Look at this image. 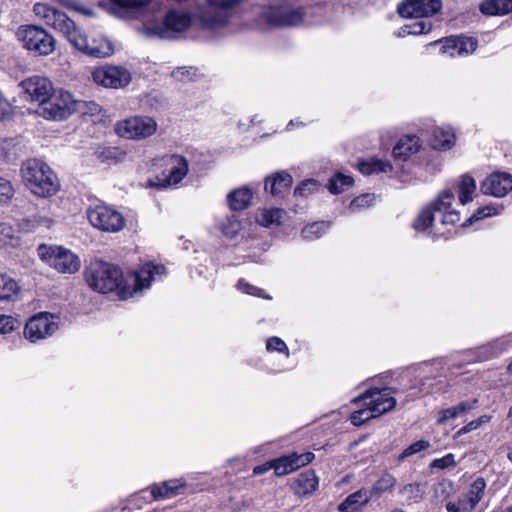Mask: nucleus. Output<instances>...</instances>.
Instances as JSON below:
<instances>
[{"mask_svg": "<svg viewBox=\"0 0 512 512\" xmlns=\"http://www.w3.org/2000/svg\"><path fill=\"white\" fill-rule=\"evenodd\" d=\"M33 11L46 25L60 32L75 49L88 56H96V48L89 44L87 36L64 12L45 3H36Z\"/></svg>", "mask_w": 512, "mask_h": 512, "instance_id": "1", "label": "nucleus"}, {"mask_svg": "<svg viewBox=\"0 0 512 512\" xmlns=\"http://www.w3.org/2000/svg\"><path fill=\"white\" fill-rule=\"evenodd\" d=\"M454 199L453 191L444 189L435 200L420 211L413 222V228L418 232L425 231L432 226L436 216L440 217L443 226L456 225L460 221V213L451 209Z\"/></svg>", "mask_w": 512, "mask_h": 512, "instance_id": "2", "label": "nucleus"}, {"mask_svg": "<svg viewBox=\"0 0 512 512\" xmlns=\"http://www.w3.org/2000/svg\"><path fill=\"white\" fill-rule=\"evenodd\" d=\"M25 186L39 197H50L59 189V181L52 169L42 160L29 159L21 166Z\"/></svg>", "mask_w": 512, "mask_h": 512, "instance_id": "3", "label": "nucleus"}, {"mask_svg": "<svg viewBox=\"0 0 512 512\" xmlns=\"http://www.w3.org/2000/svg\"><path fill=\"white\" fill-rule=\"evenodd\" d=\"M98 293H114L119 299L131 298V285L114 264L98 261Z\"/></svg>", "mask_w": 512, "mask_h": 512, "instance_id": "4", "label": "nucleus"}, {"mask_svg": "<svg viewBox=\"0 0 512 512\" xmlns=\"http://www.w3.org/2000/svg\"><path fill=\"white\" fill-rule=\"evenodd\" d=\"M308 10L301 6H268L260 13V19L271 27H295L310 23Z\"/></svg>", "mask_w": 512, "mask_h": 512, "instance_id": "5", "label": "nucleus"}, {"mask_svg": "<svg viewBox=\"0 0 512 512\" xmlns=\"http://www.w3.org/2000/svg\"><path fill=\"white\" fill-rule=\"evenodd\" d=\"M37 255L59 273L74 274L80 269L78 256L63 246L41 244L37 248Z\"/></svg>", "mask_w": 512, "mask_h": 512, "instance_id": "6", "label": "nucleus"}, {"mask_svg": "<svg viewBox=\"0 0 512 512\" xmlns=\"http://www.w3.org/2000/svg\"><path fill=\"white\" fill-rule=\"evenodd\" d=\"M16 35L23 47L34 55L47 56L55 50L56 41L54 37L42 27L35 25L21 26Z\"/></svg>", "mask_w": 512, "mask_h": 512, "instance_id": "7", "label": "nucleus"}, {"mask_svg": "<svg viewBox=\"0 0 512 512\" xmlns=\"http://www.w3.org/2000/svg\"><path fill=\"white\" fill-rule=\"evenodd\" d=\"M190 14L169 10L161 23H153L145 27V34L160 39H174L177 34L185 31L191 25Z\"/></svg>", "mask_w": 512, "mask_h": 512, "instance_id": "8", "label": "nucleus"}, {"mask_svg": "<svg viewBox=\"0 0 512 512\" xmlns=\"http://www.w3.org/2000/svg\"><path fill=\"white\" fill-rule=\"evenodd\" d=\"M76 110V102L67 91L52 92L40 104L39 114L48 120L60 121L68 118Z\"/></svg>", "mask_w": 512, "mask_h": 512, "instance_id": "9", "label": "nucleus"}, {"mask_svg": "<svg viewBox=\"0 0 512 512\" xmlns=\"http://www.w3.org/2000/svg\"><path fill=\"white\" fill-rule=\"evenodd\" d=\"M243 0H207L208 7L200 14V22L205 29H215L227 24L233 10Z\"/></svg>", "mask_w": 512, "mask_h": 512, "instance_id": "10", "label": "nucleus"}, {"mask_svg": "<svg viewBox=\"0 0 512 512\" xmlns=\"http://www.w3.org/2000/svg\"><path fill=\"white\" fill-rule=\"evenodd\" d=\"M157 130L156 121L148 116H134L115 125V132L127 139H142L153 135Z\"/></svg>", "mask_w": 512, "mask_h": 512, "instance_id": "11", "label": "nucleus"}, {"mask_svg": "<svg viewBox=\"0 0 512 512\" xmlns=\"http://www.w3.org/2000/svg\"><path fill=\"white\" fill-rule=\"evenodd\" d=\"M58 329L56 317L48 312H41L31 317L24 328L27 340L37 342L52 336Z\"/></svg>", "mask_w": 512, "mask_h": 512, "instance_id": "12", "label": "nucleus"}, {"mask_svg": "<svg viewBox=\"0 0 512 512\" xmlns=\"http://www.w3.org/2000/svg\"><path fill=\"white\" fill-rule=\"evenodd\" d=\"M387 390H390L389 388H385L383 390H380L378 388H371L366 390L361 395L355 397L352 402L357 404L360 401H367L366 405H369L370 410L373 414V417H379L385 413H388L396 406V399L394 397L388 396L386 393H383Z\"/></svg>", "mask_w": 512, "mask_h": 512, "instance_id": "13", "label": "nucleus"}, {"mask_svg": "<svg viewBox=\"0 0 512 512\" xmlns=\"http://www.w3.org/2000/svg\"><path fill=\"white\" fill-rule=\"evenodd\" d=\"M442 8L441 0H405L397 11L404 18H428Z\"/></svg>", "mask_w": 512, "mask_h": 512, "instance_id": "14", "label": "nucleus"}, {"mask_svg": "<svg viewBox=\"0 0 512 512\" xmlns=\"http://www.w3.org/2000/svg\"><path fill=\"white\" fill-rule=\"evenodd\" d=\"M21 88L26 94V99L39 102L40 104L49 98L53 92L51 81L43 76L34 75L24 79L20 83Z\"/></svg>", "mask_w": 512, "mask_h": 512, "instance_id": "15", "label": "nucleus"}, {"mask_svg": "<svg viewBox=\"0 0 512 512\" xmlns=\"http://www.w3.org/2000/svg\"><path fill=\"white\" fill-rule=\"evenodd\" d=\"M314 458L315 455L312 452H305L301 454L293 452L273 459V469L277 476H284L308 465L314 460Z\"/></svg>", "mask_w": 512, "mask_h": 512, "instance_id": "16", "label": "nucleus"}, {"mask_svg": "<svg viewBox=\"0 0 512 512\" xmlns=\"http://www.w3.org/2000/svg\"><path fill=\"white\" fill-rule=\"evenodd\" d=\"M480 190L485 195L502 198L512 191V175L506 172H493L482 181Z\"/></svg>", "mask_w": 512, "mask_h": 512, "instance_id": "17", "label": "nucleus"}, {"mask_svg": "<svg viewBox=\"0 0 512 512\" xmlns=\"http://www.w3.org/2000/svg\"><path fill=\"white\" fill-rule=\"evenodd\" d=\"M165 271L164 265H155L150 262L141 266L139 270L131 275V297L149 288L155 275H162Z\"/></svg>", "mask_w": 512, "mask_h": 512, "instance_id": "18", "label": "nucleus"}, {"mask_svg": "<svg viewBox=\"0 0 512 512\" xmlns=\"http://www.w3.org/2000/svg\"><path fill=\"white\" fill-rule=\"evenodd\" d=\"M124 226L125 219L119 211L98 201V230L116 233Z\"/></svg>", "mask_w": 512, "mask_h": 512, "instance_id": "19", "label": "nucleus"}, {"mask_svg": "<svg viewBox=\"0 0 512 512\" xmlns=\"http://www.w3.org/2000/svg\"><path fill=\"white\" fill-rule=\"evenodd\" d=\"M109 88H122L131 81V73L126 68L120 66L98 67V82Z\"/></svg>", "mask_w": 512, "mask_h": 512, "instance_id": "20", "label": "nucleus"}, {"mask_svg": "<svg viewBox=\"0 0 512 512\" xmlns=\"http://www.w3.org/2000/svg\"><path fill=\"white\" fill-rule=\"evenodd\" d=\"M172 166L168 174L164 175V178L159 181L149 180V186L151 187H167L169 185L178 184L188 172V161L185 157L180 155L171 156Z\"/></svg>", "mask_w": 512, "mask_h": 512, "instance_id": "21", "label": "nucleus"}, {"mask_svg": "<svg viewBox=\"0 0 512 512\" xmlns=\"http://www.w3.org/2000/svg\"><path fill=\"white\" fill-rule=\"evenodd\" d=\"M512 347V334L495 339L474 349L473 354L477 361H487L498 357Z\"/></svg>", "mask_w": 512, "mask_h": 512, "instance_id": "22", "label": "nucleus"}, {"mask_svg": "<svg viewBox=\"0 0 512 512\" xmlns=\"http://www.w3.org/2000/svg\"><path fill=\"white\" fill-rule=\"evenodd\" d=\"M477 45V39L473 37H450L445 39L441 50L444 53H449L450 56L468 55L476 50Z\"/></svg>", "mask_w": 512, "mask_h": 512, "instance_id": "23", "label": "nucleus"}, {"mask_svg": "<svg viewBox=\"0 0 512 512\" xmlns=\"http://www.w3.org/2000/svg\"><path fill=\"white\" fill-rule=\"evenodd\" d=\"M292 183L293 179L289 173L279 171L272 176L266 177L264 189L272 196L283 197L290 190Z\"/></svg>", "mask_w": 512, "mask_h": 512, "instance_id": "24", "label": "nucleus"}, {"mask_svg": "<svg viewBox=\"0 0 512 512\" xmlns=\"http://www.w3.org/2000/svg\"><path fill=\"white\" fill-rule=\"evenodd\" d=\"M319 485V479L313 470L300 473L292 482L291 488L298 496L312 494Z\"/></svg>", "mask_w": 512, "mask_h": 512, "instance_id": "25", "label": "nucleus"}, {"mask_svg": "<svg viewBox=\"0 0 512 512\" xmlns=\"http://www.w3.org/2000/svg\"><path fill=\"white\" fill-rule=\"evenodd\" d=\"M421 147L420 138L416 135H405L399 139L392 150L396 160L406 161L411 155L417 153Z\"/></svg>", "mask_w": 512, "mask_h": 512, "instance_id": "26", "label": "nucleus"}, {"mask_svg": "<svg viewBox=\"0 0 512 512\" xmlns=\"http://www.w3.org/2000/svg\"><path fill=\"white\" fill-rule=\"evenodd\" d=\"M185 486L184 482L174 479L165 481L161 484H154L151 487V493L155 500L172 498L180 494L181 489Z\"/></svg>", "mask_w": 512, "mask_h": 512, "instance_id": "27", "label": "nucleus"}, {"mask_svg": "<svg viewBox=\"0 0 512 512\" xmlns=\"http://www.w3.org/2000/svg\"><path fill=\"white\" fill-rule=\"evenodd\" d=\"M477 402V399L471 401H462L453 407L442 409L438 413V423L442 424L448 420L456 419L458 417L468 414L471 410H473L476 407Z\"/></svg>", "mask_w": 512, "mask_h": 512, "instance_id": "28", "label": "nucleus"}, {"mask_svg": "<svg viewBox=\"0 0 512 512\" xmlns=\"http://www.w3.org/2000/svg\"><path fill=\"white\" fill-rule=\"evenodd\" d=\"M216 229L226 238L232 239L242 229V223L234 214L218 217L215 219Z\"/></svg>", "mask_w": 512, "mask_h": 512, "instance_id": "29", "label": "nucleus"}, {"mask_svg": "<svg viewBox=\"0 0 512 512\" xmlns=\"http://www.w3.org/2000/svg\"><path fill=\"white\" fill-rule=\"evenodd\" d=\"M455 135L451 128L436 127L430 138V146L435 150H447L454 145Z\"/></svg>", "mask_w": 512, "mask_h": 512, "instance_id": "30", "label": "nucleus"}, {"mask_svg": "<svg viewBox=\"0 0 512 512\" xmlns=\"http://www.w3.org/2000/svg\"><path fill=\"white\" fill-rule=\"evenodd\" d=\"M479 9L486 16L505 15L512 12V0H485Z\"/></svg>", "mask_w": 512, "mask_h": 512, "instance_id": "31", "label": "nucleus"}, {"mask_svg": "<svg viewBox=\"0 0 512 512\" xmlns=\"http://www.w3.org/2000/svg\"><path fill=\"white\" fill-rule=\"evenodd\" d=\"M252 197V191L244 187L230 192L227 195V201L231 210L241 211L250 205Z\"/></svg>", "mask_w": 512, "mask_h": 512, "instance_id": "32", "label": "nucleus"}, {"mask_svg": "<svg viewBox=\"0 0 512 512\" xmlns=\"http://www.w3.org/2000/svg\"><path fill=\"white\" fill-rule=\"evenodd\" d=\"M372 493L369 490L360 489L350 494L340 505V512H352L358 507L366 504L372 498Z\"/></svg>", "mask_w": 512, "mask_h": 512, "instance_id": "33", "label": "nucleus"}, {"mask_svg": "<svg viewBox=\"0 0 512 512\" xmlns=\"http://www.w3.org/2000/svg\"><path fill=\"white\" fill-rule=\"evenodd\" d=\"M357 168L363 175H371L380 172H389L392 170V165L388 161L371 158L368 160H360L357 164Z\"/></svg>", "mask_w": 512, "mask_h": 512, "instance_id": "34", "label": "nucleus"}, {"mask_svg": "<svg viewBox=\"0 0 512 512\" xmlns=\"http://www.w3.org/2000/svg\"><path fill=\"white\" fill-rule=\"evenodd\" d=\"M331 228L329 221H316L303 227L301 237L308 241L320 238Z\"/></svg>", "mask_w": 512, "mask_h": 512, "instance_id": "35", "label": "nucleus"}, {"mask_svg": "<svg viewBox=\"0 0 512 512\" xmlns=\"http://www.w3.org/2000/svg\"><path fill=\"white\" fill-rule=\"evenodd\" d=\"M18 283L11 277L0 274V300H12L19 292Z\"/></svg>", "mask_w": 512, "mask_h": 512, "instance_id": "36", "label": "nucleus"}, {"mask_svg": "<svg viewBox=\"0 0 512 512\" xmlns=\"http://www.w3.org/2000/svg\"><path fill=\"white\" fill-rule=\"evenodd\" d=\"M476 190V182L475 180L465 174L461 176L460 184H459V201L462 205H466L467 203L472 201V194Z\"/></svg>", "mask_w": 512, "mask_h": 512, "instance_id": "37", "label": "nucleus"}, {"mask_svg": "<svg viewBox=\"0 0 512 512\" xmlns=\"http://www.w3.org/2000/svg\"><path fill=\"white\" fill-rule=\"evenodd\" d=\"M125 157L126 153L118 147H104L98 152V161L107 165L117 164Z\"/></svg>", "mask_w": 512, "mask_h": 512, "instance_id": "38", "label": "nucleus"}, {"mask_svg": "<svg viewBox=\"0 0 512 512\" xmlns=\"http://www.w3.org/2000/svg\"><path fill=\"white\" fill-rule=\"evenodd\" d=\"M353 183L354 180L351 176L336 173L329 179L327 188L332 194H339L345 189L351 187Z\"/></svg>", "mask_w": 512, "mask_h": 512, "instance_id": "39", "label": "nucleus"}, {"mask_svg": "<svg viewBox=\"0 0 512 512\" xmlns=\"http://www.w3.org/2000/svg\"><path fill=\"white\" fill-rule=\"evenodd\" d=\"M486 490V481L483 477L476 478L473 483L470 485V488L466 494V498L469 499V502L472 506H477V504L483 499Z\"/></svg>", "mask_w": 512, "mask_h": 512, "instance_id": "40", "label": "nucleus"}, {"mask_svg": "<svg viewBox=\"0 0 512 512\" xmlns=\"http://www.w3.org/2000/svg\"><path fill=\"white\" fill-rule=\"evenodd\" d=\"M284 214V210L280 208L265 210L258 219V222L262 226L269 227L273 224L280 223Z\"/></svg>", "mask_w": 512, "mask_h": 512, "instance_id": "41", "label": "nucleus"}, {"mask_svg": "<svg viewBox=\"0 0 512 512\" xmlns=\"http://www.w3.org/2000/svg\"><path fill=\"white\" fill-rule=\"evenodd\" d=\"M396 479L389 473L383 474L381 478L373 485L371 490L372 496H379L381 493L393 488Z\"/></svg>", "mask_w": 512, "mask_h": 512, "instance_id": "42", "label": "nucleus"}, {"mask_svg": "<svg viewBox=\"0 0 512 512\" xmlns=\"http://www.w3.org/2000/svg\"><path fill=\"white\" fill-rule=\"evenodd\" d=\"M401 494L406 496L408 500L419 501L424 495V485L419 483H409L402 487Z\"/></svg>", "mask_w": 512, "mask_h": 512, "instance_id": "43", "label": "nucleus"}, {"mask_svg": "<svg viewBox=\"0 0 512 512\" xmlns=\"http://www.w3.org/2000/svg\"><path fill=\"white\" fill-rule=\"evenodd\" d=\"M320 188V184L315 179H306L302 181L294 190V196L307 197Z\"/></svg>", "mask_w": 512, "mask_h": 512, "instance_id": "44", "label": "nucleus"}, {"mask_svg": "<svg viewBox=\"0 0 512 512\" xmlns=\"http://www.w3.org/2000/svg\"><path fill=\"white\" fill-rule=\"evenodd\" d=\"M430 446H431V444L428 440L416 441V442L412 443L411 445H409L406 449H404L401 454H399L398 462H402L406 458L428 449Z\"/></svg>", "mask_w": 512, "mask_h": 512, "instance_id": "45", "label": "nucleus"}, {"mask_svg": "<svg viewBox=\"0 0 512 512\" xmlns=\"http://www.w3.org/2000/svg\"><path fill=\"white\" fill-rule=\"evenodd\" d=\"M496 214V208L491 205L479 207L463 224L462 227H468L478 220Z\"/></svg>", "mask_w": 512, "mask_h": 512, "instance_id": "46", "label": "nucleus"}, {"mask_svg": "<svg viewBox=\"0 0 512 512\" xmlns=\"http://www.w3.org/2000/svg\"><path fill=\"white\" fill-rule=\"evenodd\" d=\"M21 325V322L10 315H0V333L8 334L16 329H18Z\"/></svg>", "mask_w": 512, "mask_h": 512, "instance_id": "47", "label": "nucleus"}, {"mask_svg": "<svg viewBox=\"0 0 512 512\" xmlns=\"http://www.w3.org/2000/svg\"><path fill=\"white\" fill-rule=\"evenodd\" d=\"M490 420H491V416L482 415V416L478 417L477 419L470 421L465 426H463L461 429H459L456 433V436L459 437L466 433L474 431V430L480 428L482 425L490 422Z\"/></svg>", "mask_w": 512, "mask_h": 512, "instance_id": "48", "label": "nucleus"}, {"mask_svg": "<svg viewBox=\"0 0 512 512\" xmlns=\"http://www.w3.org/2000/svg\"><path fill=\"white\" fill-rule=\"evenodd\" d=\"M372 418H374V417L370 410L369 405H367V407L364 409H359L357 411H354L350 415V421L354 426H361Z\"/></svg>", "mask_w": 512, "mask_h": 512, "instance_id": "49", "label": "nucleus"}, {"mask_svg": "<svg viewBox=\"0 0 512 512\" xmlns=\"http://www.w3.org/2000/svg\"><path fill=\"white\" fill-rule=\"evenodd\" d=\"M455 465H456V462H455L454 454L448 453L441 458H436V459L432 460L429 466L431 469L444 470V469L454 467Z\"/></svg>", "mask_w": 512, "mask_h": 512, "instance_id": "50", "label": "nucleus"}, {"mask_svg": "<svg viewBox=\"0 0 512 512\" xmlns=\"http://www.w3.org/2000/svg\"><path fill=\"white\" fill-rule=\"evenodd\" d=\"M237 288L240 291H242L243 293H246V294H249V295H253V296H257V297H261V298H266V299H271L270 296L265 294L263 289L255 287V286L245 282L243 279H240L238 281Z\"/></svg>", "mask_w": 512, "mask_h": 512, "instance_id": "51", "label": "nucleus"}, {"mask_svg": "<svg viewBox=\"0 0 512 512\" xmlns=\"http://www.w3.org/2000/svg\"><path fill=\"white\" fill-rule=\"evenodd\" d=\"M375 199L376 197L372 193L362 194L351 201L350 209L355 211L356 209L369 207L375 201Z\"/></svg>", "mask_w": 512, "mask_h": 512, "instance_id": "52", "label": "nucleus"}, {"mask_svg": "<svg viewBox=\"0 0 512 512\" xmlns=\"http://www.w3.org/2000/svg\"><path fill=\"white\" fill-rule=\"evenodd\" d=\"M266 349L269 352H280L289 355V350L286 343L279 337H271L266 342Z\"/></svg>", "mask_w": 512, "mask_h": 512, "instance_id": "53", "label": "nucleus"}, {"mask_svg": "<svg viewBox=\"0 0 512 512\" xmlns=\"http://www.w3.org/2000/svg\"><path fill=\"white\" fill-rule=\"evenodd\" d=\"M411 35L427 34L432 30V23L428 19H421L409 24Z\"/></svg>", "mask_w": 512, "mask_h": 512, "instance_id": "54", "label": "nucleus"}, {"mask_svg": "<svg viewBox=\"0 0 512 512\" xmlns=\"http://www.w3.org/2000/svg\"><path fill=\"white\" fill-rule=\"evenodd\" d=\"M112 3L124 9H139L147 6L151 0H110Z\"/></svg>", "mask_w": 512, "mask_h": 512, "instance_id": "55", "label": "nucleus"}, {"mask_svg": "<svg viewBox=\"0 0 512 512\" xmlns=\"http://www.w3.org/2000/svg\"><path fill=\"white\" fill-rule=\"evenodd\" d=\"M113 52V43L108 38H98V58L109 57L113 54Z\"/></svg>", "mask_w": 512, "mask_h": 512, "instance_id": "56", "label": "nucleus"}, {"mask_svg": "<svg viewBox=\"0 0 512 512\" xmlns=\"http://www.w3.org/2000/svg\"><path fill=\"white\" fill-rule=\"evenodd\" d=\"M13 114V105L0 91V121L9 119Z\"/></svg>", "mask_w": 512, "mask_h": 512, "instance_id": "57", "label": "nucleus"}, {"mask_svg": "<svg viewBox=\"0 0 512 512\" xmlns=\"http://www.w3.org/2000/svg\"><path fill=\"white\" fill-rule=\"evenodd\" d=\"M14 194V189L12 184L0 177V202H6L9 200Z\"/></svg>", "mask_w": 512, "mask_h": 512, "instance_id": "58", "label": "nucleus"}, {"mask_svg": "<svg viewBox=\"0 0 512 512\" xmlns=\"http://www.w3.org/2000/svg\"><path fill=\"white\" fill-rule=\"evenodd\" d=\"M194 74L193 67H178L172 72V77L178 81H186L191 79Z\"/></svg>", "mask_w": 512, "mask_h": 512, "instance_id": "59", "label": "nucleus"}, {"mask_svg": "<svg viewBox=\"0 0 512 512\" xmlns=\"http://www.w3.org/2000/svg\"><path fill=\"white\" fill-rule=\"evenodd\" d=\"M444 364L445 363H444L443 359H440V360H434L431 363H425L424 366L426 368H430V370L428 372L433 374L434 377H436V376L442 375V370L444 368Z\"/></svg>", "mask_w": 512, "mask_h": 512, "instance_id": "60", "label": "nucleus"}, {"mask_svg": "<svg viewBox=\"0 0 512 512\" xmlns=\"http://www.w3.org/2000/svg\"><path fill=\"white\" fill-rule=\"evenodd\" d=\"M271 469H273L272 460L268 461V462H266L264 464L255 466L254 469H253V474H255V475H263V474H265L266 472H268Z\"/></svg>", "mask_w": 512, "mask_h": 512, "instance_id": "61", "label": "nucleus"}, {"mask_svg": "<svg viewBox=\"0 0 512 512\" xmlns=\"http://www.w3.org/2000/svg\"><path fill=\"white\" fill-rule=\"evenodd\" d=\"M458 505V509L461 512H471L475 509V506H472L469 502V499L464 497L463 499H459L458 502H455Z\"/></svg>", "mask_w": 512, "mask_h": 512, "instance_id": "62", "label": "nucleus"}, {"mask_svg": "<svg viewBox=\"0 0 512 512\" xmlns=\"http://www.w3.org/2000/svg\"><path fill=\"white\" fill-rule=\"evenodd\" d=\"M86 282L92 290H96V270L88 269L85 273Z\"/></svg>", "mask_w": 512, "mask_h": 512, "instance_id": "63", "label": "nucleus"}, {"mask_svg": "<svg viewBox=\"0 0 512 512\" xmlns=\"http://www.w3.org/2000/svg\"><path fill=\"white\" fill-rule=\"evenodd\" d=\"M74 11H76L84 16H88V17H91L94 15L92 8H88V7L84 6L83 4H81L80 2L77 3Z\"/></svg>", "mask_w": 512, "mask_h": 512, "instance_id": "64", "label": "nucleus"}]
</instances>
